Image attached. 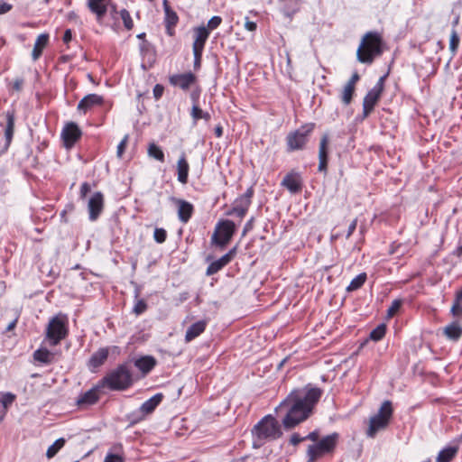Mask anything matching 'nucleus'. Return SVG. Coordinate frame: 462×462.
<instances>
[{
    "label": "nucleus",
    "mask_w": 462,
    "mask_h": 462,
    "mask_svg": "<svg viewBox=\"0 0 462 462\" xmlns=\"http://www.w3.org/2000/svg\"><path fill=\"white\" fill-rule=\"evenodd\" d=\"M450 312L453 317H462V287L456 292L454 302L451 306Z\"/></svg>",
    "instance_id": "nucleus-34"
},
{
    "label": "nucleus",
    "mask_w": 462,
    "mask_h": 462,
    "mask_svg": "<svg viewBox=\"0 0 462 462\" xmlns=\"http://www.w3.org/2000/svg\"><path fill=\"white\" fill-rule=\"evenodd\" d=\"M249 206L250 205L247 203L245 199L237 198L235 200L234 207L227 213V215H236L238 217L242 218L246 214Z\"/></svg>",
    "instance_id": "nucleus-28"
},
{
    "label": "nucleus",
    "mask_w": 462,
    "mask_h": 462,
    "mask_svg": "<svg viewBox=\"0 0 462 462\" xmlns=\"http://www.w3.org/2000/svg\"><path fill=\"white\" fill-rule=\"evenodd\" d=\"M66 443V439L64 438H60L55 442L51 445L47 451L46 457L50 459L56 456V454L64 447Z\"/></svg>",
    "instance_id": "nucleus-36"
},
{
    "label": "nucleus",
    "mask_w": 462,
    "mask_h": 462,
    "mask_svg": "<svg viewBox=\"0 0 462 462\" xmlns=\"http://www.w3.org/2000/svg\"><path fill=\"white\" fill-rule=\"evenodd\" d=\"M443 333L449 340L457 341L462 336V327L457 321H453L444 328Z\"/></svg>",
    "instance_id": "nucleus-27"
},
{
    "label": "nucleus",
    "mask_w": 462,
    "mask_h": 462,
    "mask_svg": "<svg viewBox=\"0 0 462 462\" xmlns=\"http://www.w3.org/2000/svg\"><path fill=\"white\" fill-rule=\"evenodd\" d=\"M207 328L206 320H199L192 325H190L185 334V341L190 342L196 337H198L200 334H202Z\"/></svg>",
    "instance_id": "nucleus-21"
},
{
    "label": "nucleus",
    "mask_w": 462,
    "mask_h": 462,
    "mask_svg": "<svg viewBox=\"0 0 462 462\" xmlns=\"http://www.w3.org/2000/svg\"><path fill=\"white\" fill-rule=\"evenodd\" d=\"M460 42V37L457 32L456 29H452L449 40V51L453 56L456 55L458 45Z\"/></svg>",
    "instance_id": "nucleus-39"
},
{
    "label": "nucleus",
    "mask_w": 462,
    "mask_h": 462,
    "mask_svg": "<svg viewBox=\"0 0 462 462\" xmlns=\"http://www.w3.org/2000/svg\"><path fill=\"white\" fill-rule=\"evenodd\" d=\"M356 225H357V219H354V220L350 223V225H349V226H348V229H347L346 236V238H349V237L352 236V234L354 233V231H355V230H356Z\"/></svg>",
    "instance_id": "nucleus-55"
},
{
    "label": "nucleus",
    "mask_w": 462,
    "mask_h": 462,
    "mask_svg": "<svg viewBox=\"0 0 462 462\" xmlns=\"http://www.w3.org/2000/svg\"><path fill=\"white\" fill-rule=\"evenodd\" d=\"M366 281V273H362L356 276L346 287L347 291H354L360 289Z\"/></svg>",
    "instance_id": "nucleus-38"
},
{
    "label": "nucleus",
    "mask_w": 462,
    "mask_h": 462,
    "mask_svg": "<svg viewBox=\"0 0 462 462\" xmlns=\"http://www.w3.org/2000/svg\"><path fill=\"white\" fill-rule=\"evenodd\" d=\"M359 80V75L356 72L352 75V77L350 78V79L347 81L346 85L348 86H351V87H354L355 88V85L356 83Z\"/></svg>",
    "instance_id": "nucleus-59"
},
{
    "label": "nucleus",
    "mask_w": 462,
    "mask_h": 462,
    "mask_svg": "<svg viewBox=\"0 0 462 462\" xmlns=\"http://www.w3.org/2000/svg\"><path fill=\"white\" fill-rule=\"evenodd\" d=\"M229 262L226 256H221L219 259L213 261L207 268L206 274L208 276L213 275L219 272L222 268L227 265Z\"/></svg>",
    "instance_id": "nucleus-33"
},
{
    "label": "nucleus",
    "mask_w": 462,
    "mask_h": 462,
    "mask_svg": "<svg viewBox=\"0 0 462 462\" xmlns=\"http://www.w3.org/2000/svg\"><path fill=\"white\" fill-rule=\"evenodd\" d=\"M304 440H305L304 437H300L298 433H293L291 437L290 443L293 446H296Z\"/></svg>",
    "instance_id": "nucleus-52"
},
{
    "label": "nucleus",
    "mask_w": 462,
    "mask_h": 462,
    "mask_svg": "<svg viewBox=\"0 0 462 462\" xmlns=\"http://www.w3.org/2000/svg\"><path fill=\"white\" fill-rule=\"evenodd\" d=\"M171 200L175 204L178 209V217L180 222L188 223L190 219L194 207L191 203L178 198H171Z\"/></svg>",
    "instance_id": "nucleus-15"
},
{
    "label": "nucleus",
    "mask_w": 462,
    "mask_h": 462,
    "mask_svg": "<svg viewBox=\"0 0 462 462\" xmlns=\"http://www.w3.org/2000/svg\"><path fill=\"white\" fill-rule=\"evenodd\" d=\"M236 254V247H233L232 249H230L226 254H224V256H226L227 257V261L230 263L233 258L235 257Z\"/></svg>",
    "instance_id": "nucleus-61"
},
{
    "label": "nucleus",
    "mask_w": 462,
    "mask_h": 462,
    "mask_svg": "<svg viewBox=\"0 0 462 462\" xmlns=\"http://www.w3.org/2000/svg\"><path fill=\"white\" fill-rule=\"evenodd\" d=\"M282 431L273 415H265L252 429L253 447L261 448L264 443L281 438Z\"/></svg>",
    "instance_id": "nucleus-2"
},
{
    "label": "nucleus",
    "mask_w": 462,
    "mask_h": 462,
    "mask_svg": "<svg viewBox=\"0 0 462 462\" xmlns=\"http://www.w3.org/2000/svg\"><path fill=\"white\" fill-rule=\"evenodd\" d=\"M235 231L236 225L233 221L228 219L221 220L216 226L215 232L211 237V243L217 246L224 247L229 243Z\"/></svg>",
    "instance_id": "nucleus-9"
},
{
    "label": "nucleus",
    "mask_w": 462,
    "mask_h": 462,
    "mask_svg": "<svg viewBox=\"0 0 462 462\" xmlns=\"http://www.w3.org/2000/svg\"><path fill=\"white\" fill-rule=\"evenodd\" d=\"M458 449L457 445L445 447L439 452L436 462H451L457 456Z\"/></svg>",
    "instance_id": "nucleus-26"
},
{
    "label": "nucleus",
    "mask_w": 462,
    "mask_h": 462,
    "mask_svg": "<svg viewBox=\"0 0 462 462\" xmlns=\"http://www.w3.org/2000/svg\"><path fill=\"white\" fill-rule=\"evenodd\" d=\"M90 185L88 182L82 183L80 187V198L84 199L87 196V194L90 191Z\"/></svg>",
    "instance_id": "nucleus-53"
},
{
    "label": "nucleus",
    "mask_w": 462,
    "mask_h": 462,
    "mask_svg": "<svg viewBox=\"0 0 462 462\" xmlns=\"http://www.w3.org/2000/svg\"><path fill=\"white\" fill-rule=\"evenodd\" d=\"M104 462H125V457L120 455L107 453L105 457Z\"/></svg>",
    "instance_id": "nucleus-48"
},
{
    "label": "nucleus",
    "mask_w": 462,
    "mask_h": 462,
    "mask_svg": "<svg viewBox=\"0 0 462 462\" xmlns=\"http://www.w3.org/2000/svg\"><path fill=\"white\" fill-rule=\"evenodd\" d=\"M202 51L199 50H193V55H194V69H197L200 67L201 63V57H202Z\"/></svg>",
    "instance_id": "nucleus-50"
},
{
    "label": "nucleus",
    "mask_w": 462,
    "mask_h": 462,
    "mask_svg": "<svg viewBox=\"0 0 462 462\" xmlns=\"http://www.w3.org/2000/svg\"><path fill=\"white\" fill-rule=\"evenodd\" d=\"M245 27L247 31L254 32L256 30L257 25L254 22L249 21L248 18H246Z\"/></svg>",
    "instance_id": "nucleus-57"
},
{
    "label": "nucleus",
    "mask_w": 462,
    "mask_h": 462,
    "mask_svg": "<svg viewBox=\"0 0 462 462\" xmlns=\"http://www.w3.org/2000/svg\"><path fill=\"white\" fill-rule=\"evenodd\" d=\"M99 399L98 389L93 387L88 391L81 393L77 399V405L81 409H86L95 404Z\"/></svg>",
    "instance_id": "nucleus-16"
},
{
    "label": "nucleus",
    "mask_w": 462,
    "mask_h": 462,
    "mask_svg": "<svg viewBox=\"0 0 462 462\" xmlns=\"http://www.w3.org/2000/svg\"><path fill=\"white\" fill-rule=\"evenodd\" d=\"M34 359L42 364H51L55 359V355L47 348H39L33 353Z\"/></svg>",
    "instance_id": "nucleus-30"
},
{
    "label": "nucleus",
    "mask_w": 462,
    "mask_h": 462,
    "mask_svg": "<svg viewBox=\"0 0 462 462\" xmlns=\"http://www.w3.org/2000/svg\"><path fill=\"white\" fill-rule=\"evenodd\" d=\"M402 305V300L398 299V300H393L392 303H391V306L387 310L388 317L394 316L399 311V310L401 309Z\"/></svg>",
    "instance_id": "nucleus-45"
},
{
    "label": "nucleus",
    "mask_w": 462,
    "mask_h": 462,
    "mask_svg": "<svg viewBox=\"0 0 462 462\" xmlns=\"http://www.w3.org/2000/svg\"><path fill=\"white\" fill-rule=\"evenodd\" d=\"M103 385L110 390H125L132 384V373L126 364L118 365L103 378Z\"/></svg>",
    "instance_id": "nucleus-4"
},
{
    "label": "nucleus",
    "mask_w": 462,
    "mask_h": 462,
    "mask_svg": "<svg viewBox=\"0 0 462 462\" xmlns=\"http://www.w3.org/2000/svg\"><path fill=\"white\" fill-rule=\"evenodd\" d=\"M110 0H87L88 10L95 14L97 23H101L107 13Z\"/></svg>",
    "instance_id": "nucleus-13"
},
{
    "label": "nucleus",
    "mask_w": 462,
    "mask_h": 462,
    "mask_svg": "<svg viewBox=\"0 0 462 462\" xmlns=\"http://www.w3.org/2000/svg\"><path fill=\"white\" fill-rule=\"evenodd\" d=\"M197 81V77L192 72L178 73L170 76L169 82L171 86L188 90Z\"/></svg>",
    "instance_id": "nucleus-11"
},
{
    "label": "nucleus",
    "mask_w": 462,
    "mask_h": 462,
    "mask_svg": "<svg viewBox=\"0 0 462 462\" xmlns=\"http://www.w3.org/2000/svg\"><path fill=\"white\" fill-rule=\"evenodd\" d=\"M23 84V80L21 79H17L14 80V82L13 84V88L16 91H20L22 89Z\"/></svg>",
    "instance_id": "nucleus-63"
},
{
    "label": "nucleus",
    "mask_w": 462,
    "mask_h": 462,
    "mask_svg": "<svg viewBox=\"0 0 462 462\" xmlns=\"http://www.w3.org/2000/svg\"><path fill=\"white\" fill-rule=\"evenodd\" d=\"M163 7L165 12V23L168 29L169 34L171 35V27L175 26L178 23V15L169 6L168 1H163Z\"/></svg>",
    "instance_id": "nucleus-31"
},
{
    "label": "nucleus",
    "mask_w": 462,
    "mask_h": 462,
    "mask_svg": "<svg viewBox=\"0 0 462 462\" xmlns=\"http://www.w3.org/2000/svg\"><path fill=\"white\" fill-rule=\"evenodd\" d=\"M162 393H156L145 401L139 408V412L141 413L140 419H143L145 415L153 412L156 407L162 402Z\"/></svg>",
    "instance_id": "nucleus-18"
},
{
    "label": "nucleus",
    "mask_w": 462,
    "mask_h": 462,
    "mask_svg": "<svg viewBox=\"0 0 462 462\" xmlns=\"http://www.w3.org/2000/svg\"><path fill=\"white\" fill-rule=\"evenodd\" d=\"M119 14H120L121 19L123 20L125 29H127V30L133 29L134 23H133V20H132V17H131L129 12L126 9H122Z\"/></svg>",
    "instance_id": "nucleus-42"
},
{
    "label": "nucleus",
    "mask_w": 462,
    "mask_h": 462,
    "mask_svg": "<svg viewBox=\"0 0 462 462\" xmlns=\"http://www.w3.org/2000/svg\"><path fill=\"white\" fill-rule=\"evenodd\" d=\"M385 76L381 77L376 84L371 88L364 97L363 101V116L367 117L374 110V106L379 100L383 89Z\"/></svg>",
    "instance_id": "nucleus-10"
},
{
    "label": "nucleus",
    "mask_w": 462,
    "mask_h": 462,
    "mask_svg": "<svg viewBox=\"0 0 462 462\" xmlns=\"http://www.w3.org/2000/svg\"><path fill=\"white\" fill-rule=\"evenodd\" d=\"M215 134L217 137H221L222 134H223V128L221 125H217L216 128H215Z\"/></svg>",
    "instance_id": "nucleus-64"
},
{
    "label": "nucleus",
    "mask_w": 462,
    "mask_h": 462,
    "mask_svg": "<svg viewBox=\"0 0 462 462\" xmlns=\"http://www.w3.org/2000/svg\"><path fill=\"white\" fill-rule=\"evenodd\" d=\"M147 153L150 157L161 162H164V152H162L160 146L153 143L149 144Z\"/></svg>",
    "instance_id": "nucleus-37"
},
{
    "label": "nucleus",
    "mask_w": 462,
    "mask_h": 462,
    "mask_svg": "<svg viewBox=\"0 0 462 462\" xmlns=\"http://www.w3.org/2000/svg\"><path fill=\"white\" fill-rule=\"evenodd\" d=\"M127 141H128V135H125L122 140L121 142L119 143V144L117 145V150H116V155L117 157L121 158L124 152H125V149L126 147V143H127Z\"/></svg>",
    "instance_id": "nucleus-49"
},
{
    "label": "nucleus",
    "mask_w": 462,
    "mask_h": 462,
    "mask_svg": "<svg viewBox=\"0 0 462 462\" xmlns=\"http://www.w3.org/2000/svg\"><path fill=\"white\" fill-rule=\"evenodd\" d=\"M15 395L11 393H5L1 397V403L5 409H7L14 401Z\"/></svg>",
    "instance_id": "nucleus-46"
},
{
    "label": "nucleus",
    "mask_w": 462,
    "mask_h": 462,
    "mask_svg": "<svg viewBox=\"0 0 462 462\" xmlns=\"http://www.w3.org/2000/svg\"><path fill=\"white\" fill-rule=\"evenodd\" d=\"M13 9V5L4 1H0V14H5Z\"/></svg>",
    "instance_id": "nucleus-51"
},
{
    "label": "nucleus",
    "mask_w": 462,
    "mask_h": 462,
    "mask_svg": "<svg viewBox=\"0 0 462 462\" xmlns=\"http://www.w3.org/2000/svg\"><path fill=\"white\" fill-rule=\"evenodd\" d=\"M322 395L318 387H304L292 391L279 405L277 411L286 409V415L282 420L285 429H292L306 420L314 406Z\"/></svg>",
    "instance_id": "nucleus-1"
},
{
    "label": "nucleus",
    "mask_w": 462,
    "mask_h": 462,
    "mask_svg": "<svg viewBox=\"0 0 462 462\" xmlns=\"http://www.w3.org/2000/svg\"><path fill=\"white\" fill-rule=\"evenodd\" d=\"M382 38L379 33L374 32H367L362 39L356 51V57L359 62L371 64L375 57L382 54Z\"/></svg>",
    "instance_id": "nucleus-3"
},
{
    "label": "nucleus",
    "mask_w": 462,
    "mask_h": 462,
    "mask_svg": "<svg viewBox=\"0 0 462 462\" xmlns=\"http://www.w3.org/2000/svg\"><path fill=\"white\" fill-rule=\"evenodd\" d=\"M314 128V123H308L289 133L286 136L287 151L293 152L304 149Z\"/></svg>",
    "instance_id": "nucleus-8"
},
{
    "label": "nucleus",
    "mask_w": 462,
    "mask_h": 462,
    "mask_svg": "<svg viewBox=\"0 0 462 462\" xmlns=\"http://www.w3.org/2000/svg\"><path fill=\"white\" fill-rule=\"evenodd\" d=\"M222 22V18L220 16L215 15L208 22V30L212 31L217 28Z\"/></svg>",
    "instance_id": "nucleus-47"
},
{
    "label": "nucleus",
    "mask_w": 462,
    "mask_h": 462,
    "mask_svg": "<svg viewBox=\"0 0 462 462\" xmlns=\"http://www.w3.org/2000/svg\"><path fill=\"white\" fill-rule=\"evenodd\" d=\"M253 222L254 217L249 219L246 224L245 225L244 230H243V236H245L248 231H250L253 228Z\"/></svg>",
    "instance_id": "nucleus-62"
},
{
    "label": "nucleus",
    "mask_w": 462,
    "mask_h": 462,
    "mask_svg": "<svg viewBox=\"0 0 462 462\" xmlns=\"http://www.w3.org/2000/svg\"><path fill=\"white\" fill-rule=\"evenodd\" d=\"M253 194H254V190L252 188H249L245 194H243L242 196H240L239 198L240 199H245L247 200V203L250 205L251 204V199L253 197Z\"/></svg>",
    "instance_id": "nucleus-56"
},
{
    "label": "nucleus",
    "mask_w": 462,
    "mask_h": 462,
    "mask_svg": "<svg viewBox=\"0 0 462 462\" xmlns=\"http://www.w3.org/2000/svg\"><path fill=\"white\" fill-rule=\"evenodd\" d=\"M103 103V97L97 94H88L84 97L78 104V110L86 113L94 106L101 105Z\"/></svg>",
    "instance_id": "nucleus-20"
},
{
    "label": "nucleus",
    "mask_w": 462,
    "mask_h": 462,
    "mask_svg": "<svg viewBox=\"0 0 462 462\" xmlns=\"http://www.w3.org/2000/svg\"><path fill=\"white\" fill-rule=\"evenodd\" d=\"M385 332L386 326L384 324H380L371 331L370 338L374 341H379L384 337Z\"/></svg>",
    "instance_id": "nucleus-40"
},
{
    "label": "nucleus",
    "mask_w": 462,
    "mask_h": 462,
    "mask_svg": "<svg viewBox=\"0 0 462 462\" xmlns=\"http://www.w3.org/2000/svg\"><path fill=\"white\" fill-rule=\"evenodd\" d=\"M162 93H163V87L159 84L155 85V87L153 88L154 97L156 99H159L162 96Z\"/></svg>",
    "instance_id": "nucleus-54"
},
{
    "label": "nucleus",
    "mask_w": 462,
    "mask_h": 462,
    "mask_svg": "<svg viewBox=\"0 0 462 462\" xmlns=\"http://www.w3.org/2000/svg\"><path fill=\"white\" fill-rule=\"evenodd\" d=\"M109 354V348L102 347L96 351L88 361L90 368H97L105 363Z\"/></svg>",
    "instance_id": "nucleus-24"
},
{
    "label": "nucleus",
    "mask_w": 462,
    "mask_h": 462,
    "mask_svg": "<svg viewBox=\"0 0 462 462\" xmlns=\"http://www.w3.org/2000/svg\"><path fill=\"white\" fill-rule=\"evenodd\" d=\"M190 116L193 119V123L197 124L199 119L208 121L210 115L208 112H204L198 105L194 104L191 108Z\"/></svg>",
    "instance_id": "nucleus-35"
},
{
    "label": "nucleus",
    "mask_w": 462,
    "mask_h": 462,
    "mask_svg": "<svg viewBox=\"0 0 462 462\" xmlns=\"http://www.w3.org/2000/svg\"><path fill=\"white\" fill-rule=\"evenodd\" d=\"M393 412L392 402L388 400L383 402L378 412L370 418L369 427L366 431L367 437L374 438L378 431L384 430L390 422Z\"/></svg>",
    "instance_id": "nucleus-5"
},
{
    "label": "nucleus",
    "mask_w": 462,
    "mask_h": 462,
    "mask_svg": "<svg viewBox=\"0 0 462 462\" xmlns=\"http://www.w3.org/2000/svg\"><path fill=\"white\" fill-rule=\"evenodd\" d=\"M328 135L327 134H323L319 148V171H326L328 165Z\"/></svg>",
    "instance_id": "nucleus-19"
},
{
    "label": "nucleus",
    "mask_w": 462,
    "mask_h": 462,
    "mask_svg": "<svg viewBox=\"0 0 462 462\" xmlns=\"http://www.w3.org/2000/svg\"><path fill=\"white\" fill-rule=\"evenodd\" d=\"M209 36V32L205 26L195 29V39L192 45L193 50L203 51L205 43Z\"/></svg>",
    "instance_id": "nucleus-22"
},
{
    "label": "nucleus",
    "mask_w": 462,
    "mask_h": 462,
    "mask_svg": "<svg viewBox=\"0 0 462 462\" xmlns=\"http://www.w3.org/2000/svg\"><path fill=\"white\" fill-rule=\"evenodd\" d=\"M304 439H305V440L318 441L319 433H318V431L314 430V431L309 433L307 436H305Z\"/></svg>",
    "instance_id": "nucleus-58"
},
{
    "label": "nucleus",
    "mask_w": 462,
    "mask_h": 462,
    "mask_svg": "<svg viewBox=\"0 0 462 462\" xmlns=\"http://www.w3.org/2000/svg\"><path fill=\"white\" fill-rule=\"evenodd\" d=\"M71 39H72V32L70 29H67L64 32L62 40L65 43H69L71 41Z\"/></svg>",
    "instance_id": "nucleus-60"
},
{
    "label": "nucleus",
    "mask_w": 462,
    "mask_h": 462,
    "mask_svg": "<svg viewBox=\"0 0 462 462\" xmlns=\"http://www.w3.org/2000/svg\"><path fill=\"white\" fill-rule=\"evenodd\" d=\"M49 42V34L48 33H42L40 34L35 42L34 46L32 51V58L33 60H37L42 53L43 49L48 45Z\"/></svg>",
    "instance_id": "nucleus-25"
},
{
    "label": "nucleus",
    "mask_w": 462,
    "mask_h": 462,
    "mask_svg": "<svg viewBox=\"0 0 462 462\" xmlns=\"http://www.w3.org/2000/svg\"><path fill=\"white\" fill-rule=\"evenodd\" d=\"M6 116V125L5 129V137L6 140V145H9L14 135V113L12 111H7L5 114Z\"/></svg>",
    "instance_id": "nucleus-32"
},
{
    "label": "nucleus",
    "mask_w": 462,
    "mask_h": 462,
    "mask_svg": "<svg viewBox=\"0 0 462 462\" xmlns=\"http://www.w3.org/2000/svg\"><path fill=\"white\" fill-rule=\"evenodd\" d=\"M281 184L293 194L298 193L301 189V180L297 173H288L285 175Z\"/></svg>",
    "instance_id": "nucleus-17"
},
{
    "label": "nucleus",
    "mask_w": 462,
    "mask_h": 462,
    "mask_svg": "<svg viewBox=\"0 0 462 462\" xmlns=\"http://www.w3.org/2000/svg\"><path fill=\"white\" fill-rule=\"evenodd\" d=\"M147 310V303L145 302L144 300H137L134 308H133V312L139 316L141 314H143V312H145V310Z\"/></svg>",
    "instance_id": "nucleus-44"
},
{
    "label": "nucleus",
    "mask_w": 462,
    "mask_h": 462,
    "mask_svg": "<svg viewBox=\"0 0 462 462\" xmlns=\"http://www.w3.org/2000/svg\"><path fill=\"white\" fill-rule=\"evenodd\" d=\"M189 165L186 160L185 154L182 153L177 162L178 180L186 184L188 182Z\"/></svg>",
    "instance_id": "nucleus-23"
},
{
    "label": "nucleus",
    "mask_w": 462,
    "mask_h": 462,
    "mask_svg": "<svg viewBox=\"0 0 462 462\" xmlns=\"http://www.w3.org/2000/svg\"><path fill=\"white\" fill-rule=\"evenodd\" d=\"M103 208L104 196L100 191H97L90 197L88 203L89 220L96 221L101 214Z\"/></svg>",
    "instance_id": "nucleus-12"
},
{
    "label": "nucleus",
    "mask_w": 462,
    "mask_h": 462,
    "mask_svg": "<svg viewBox=\"0 0 462 462\" xmlns=\"http://www.w3.org/2000/svg\"><path fill=\"white\" fill-rule=\"evenodd\" d=\"M153 238L158 244L164 243L167 238L166 230L162 227H156L153 232Z\"/></svg>",
    "instance_id": "nucleus-43"
},
{
    "label": "nucleus",
    "mask_w": 462,
    "mask_h": 462,
    "mask_svg": "<svg viewBox=\"0 0 462 462\" xmlns=\"http://www.w3.org/2000/svg\"><path fill=\"white\" fill-rule=\"evenodd\" d=\"M354 91H355L354 87L348 86L346 84L345 85V87L342 90V94H341V100L346 106H347L351 103V100H352V97L354 95Z\"/></svg>",
    "instance_id": "nucleus-41"
},
{
    "label": "nucleus",
    "mask_w": 462,
    "mask_h": 462,
    "mask_svg": "<svg viewBox=\"0 0 462 462\" xmlns=\"http://www.w3.org/2000/svg\"><path fill=\"white\" fill-rule=\"evenodd\" d=\"M61 136L65 146L69 148L80 138L81 131L75 123L70 122L64 126Z\"/></svg>",
    "instance_id": "nucleus-14"
},
{
    "label": "nucleus",
    "mask_w": 462,
    "mask_h": 462,
    "mask_svg": "<svg viewBox=\"0 0 462 462\" xmlns=\"http://www.w3.org/2000/svg\"><path fill=\"white\" fill-rule=\"evenodd\" d=\"M339 435L336 432L322 438L307 449L308 462H313L319 457L334 451L338 442Z\"/></svg>",
    "instance_id": "nucleus-6"
},
{
    "label": "nucleus",
    "mask_w": 462,
    "mask_h": 462,
    "mask_svg": "<svg viewBox=\"0 0 462 462\" xmlns=\"http://www.w3.org/2000/svg\"><path fill=\"white\" fill-rule=\"evenodd\" d=\"M67 317L56 315L51 319L46 328V337L51 346H57L68 335Z\"/></svg>",
    "instance_id": "nucleus-7"
},
{
    "label": "nucleus",
    "mask_w": 462,
    "mask_h": 462,
    "mask_svg": "<svg viewBox=\"0 0 462 462\" xmlns=\"http://www.w3.org/2000/svg\"><path fill=\"white\" fill-rule=\"evenodd\" d=\"M156 365L152 356H143L135 360L134 365L143 374L149 373Z\"/></svg>",
    "instance_id": "nucleus-29"
}]
</instances>
